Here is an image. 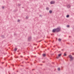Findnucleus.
<instances>
[{"label": "nucleus", "instance_id": "nucleus-1", "mask_svg": "<svg viewBox=\"0 0 74 74\" xmlns=\"http://www.w3.org/2000/svg\"><path fill=\"white\" fill-rule=\"evenodd\" d=\"M56 32H60V30H61V28L60 27H58L56 29Z\"/></svg>", "mask_w": 74, "mask_h": 74}, {"label": "nucleus", "instance_id": "nucleus-2", "mask_svg": "<svg viewBox=\"0 0 74 74\" xmlns=\"http://www.w3.org/2000/svg\"><path fill=\"white\" fill-rule=\"evenodd\" d=\"M69 58H70L71 60H72L74 58L72 57V56L71 55H69Z\"/></svg>", "mask_w": 74, "mask_h": 74}, {"label": "nucleus", "instance_id": "nucleus-3", "mask_svg": "<svg viewBox=\"0 0 74 74\" xmlns=\"http://www.w3.org/2000/svg\"><path fill=\"white\" fill-rule=\"evenodd\" d=\"M55 3V2L53 1H52L50 2V3L51 4H54V3Z\"/></svg>", "mask_w": 74, "mask_h": 74}, {"label": "nucleus", "instance_id": "nucleus-4", "mask_svg": "<svg viewBox=\"0 0 74 74\" xmlns=\"http://www.w3.org/2000/svg\"><path fill=\"white\" fill-rule=\"evenodd\" d=\"M61 55H62V54H58V57H57V59H58L59 58V57H60V56H61Z\"/></svg>", "mask_w": 74, "mask_h": 74}, {"label": "nucleus", "instance_id": "nucleus-5", "mask_svg": "<svg viewBox=\"0 0 74 74\" xmlns=\"http://www.w3.org/2000/svg\"><path fill=\"white\" fill-rule=\"evenodd\" d=\"M52 32L54 33V32H56V29H53V30Z\"/></svg>", "mask_w": 74, "mask_h": 74}, {"label": "nucleus", "instance_id": "nucleus-6", "mask_svg": "<svg viewBox=\"0 0 74 74\" xmlns=\"http://www.w3.org/2000/svg\"><path fill=\"white\" fill-rule=\"evenodd\" d=\"M58 71H60V68H58Z\"/></svg>", "mask_w": 74, "mask_h": 74}, {"label": "nucleus", "instance_id": "nucleus-7", "mask_svg": "<svg viewBox=\"0 0 74 74\" xmlns=\"http://www.w3.org/2000/svg\"><path fill=\"white\" fill-rule=\"evenodd\" d=\"M42 55H43V56H46V55H45V54H43Z\"/></svg>", "mask_w": 74, "mask_h": 74}, {"label": "nucleus", "instance_id": "nucleus-8", "mask_svg": "<svg viewBox=\"0 0 74 74\" xmlns=\"http://www.w3.org/2000/svg\"><path fill=\"white\" fill-rule=\"evenodd\" d=\"M46 10H49V8L48 7L46 8Z\"/></svg>", "mask_w": 74, "mask_h": 74}, {"label": "nucleus", "instance_id": "nucleus-9", "mask_svg": "<svg viewBox=\"0 0 74 74\" xmlns=\"http://www.w3.org/2000/svg\"><path fill=\"white\" fill-rule=\"evenodd\" d=\"M16 50H17V49H16V48H15L14 50V51H16Z\"/></svg>", "mask_w": 74, "mask_h": 74}, {"label": "nucleus", "instance_id": "nucleus-10", "mask_svg": "<svg viewBox=\"0 0 74 74\" xmlns=\"http://www.w3.org/2000/svg\"><path fill=\"white\" fill-rule=\"evenodd\" d=\"M49 13H52V11L51 10H49Z\"/></svg>", "mask_w": 74, "mask_h": 74}, {"label": "nucleus", "instance_id": "nucleus-11", "mask_svg": "<svg viewBox=\"0 0 74 74\" xmlns=\"http://www.w3.org/2000/svg\"><path fill=\"white\" fill-rule=\"evenodd\" d=\"M58 40L59 41H61V39L59 38L58 39Z\"/></svg>", "mask_w": 74, "mask_h": 74}, {"label": "nucleus", "instance_id": "nucleus-12", "mask_svg": "<svg viewBox=\"0 0 74 74\" xmlns=\"http://www.w3.org/2000/svg\"><path fill=\"white\" fill-rule=\"evenodd\" d=\"M69 15H67L66 16V17H67V18H69Z\"/></svg>", "mask_w": 74, "mask_h": 74}, {"label": "nucleus", "instance_id": "nucleus-13", "mask_svg": "<svg viewBox=\"0 0 74 74\" xmlns=\"http://www.w3.org/2000/svg\"><path fill=\"white\" fill-rule=\"evenodd\" d=\"M64 56H66V54L64 53Z\"/></svg>", "mask_w": 74, "mask_h": 74}, {"label": "nucleus", "instance_id": "nucleus-14", "mask_svg": "<svg viewBox=\"0 0 74 74\" xmlns=\"http://www.w3.org/2000/svg\"><path fill=\"white\" fill-rule=\"evenodd\" d=\"M70 7V5H69L68 6V8H69Z\"/></svg>", "mask_w": 74, "mask_h": 74}, {"label": "nucleus", "instance_id": "nucleus-15", "mask_svg": "<svg viewBox=\"0 0 74 74\" xmlns=\"http://www.w3.org/2000/svg\"><path fill=\"white\" fill-rule=\"evenodd\" d=\"M67 27H69V25H67Z\"/></svg>", "mask_w": 74, "mask_h": 74}, {"label": "nucleus", "instance_id": "nucleus-16", "mask_svg": "<svg viewBox=\"0 0 74 74\" xmlns=\"http://www.w3.org/2000/svg\"><path fill=\"white\" fill-rule=\"evenodd\" d=\"M17 21H18V22H19L20 21V20H17Z\"/></svg>", "mask_w": 74, "mask_h": 74}, {"label": "nucleus", "instance_id": "nucleus-17", "mask_svg": "<svg viewBox=\"0 0 74 74\" xmlns=\"http://www.w3.org/2000/svg\"><path fill=\"white\" fill-rule=\"evenodd\" d=\"M29 17H27V16L26 17V18H27V19H28V18Z\"/></svg>", "mask_w": 74, "mask_h": 74}, {"label": "nucleus", "instance_id": "nucleus-18", "mask_svg": "<svg viewBox=\"0 0 74 74\" xmlns=\"http://www.w3.org/2000/svg\"><path fill=\"white\" fill-rule=\"evenodd\" d=\"M2 8H4V7L3 6V7H2Z\"/></svg>", "mask_w": 74, "mask_h": 74}, {"label": "nucleus", "instance_id": "nucleus-19", "mask_svg": "<svg viewBox=\"0 0 74 74\" xmlns=\"http://www.w3.org/2000/svg\"><path fill=\"white\" fill-rule=\"evenodd\" d=\"M51 35H52V34H51Z\"/></svg>", "mask_w": 74, "mask_h": 74}]
</instances>
